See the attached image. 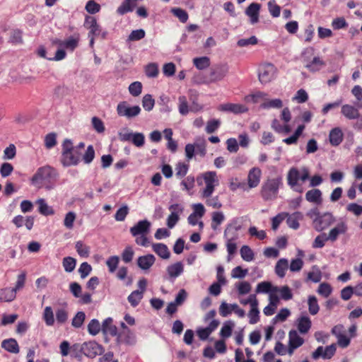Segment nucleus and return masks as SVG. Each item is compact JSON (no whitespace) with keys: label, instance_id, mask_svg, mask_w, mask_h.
Wrapping results in <instances>:
<instances>
[{"label":"nucleus","instance_id":"obj_38","mask_svg":"<svg viewBox=\"0 0 362 362\" xmlns=\"http://www.w3.org/2000/svg\"><path fill=\"white\" fill-rule=\"evenodd\" d=\"M250 318L249 322L252 325L256 324L259 320V311L258 310V303L253 302L248 313Z\"/></svg>","mask_w":362,"mask_h":362},{"label":"nucleus","instance_id":"obj_61","mask_svg":"<svg viewBox=\"0 0 362 362\" xmlns=\"http://www.w3.org/2000/svg\"><path fill=\"white\" fill-rule=\"evenodd\" d=\"M76 215L73 211L68 212L64 220V225L68 229H71L74 227V223L76 220Z\"/></svg>","mask_w":362,"mask_h":362},{"label":"nucleus","instance_id":"obj_58","mask_svg":"<svg viewBox=\"0 0 362 362\" xmlns=\"http://www.w3.org/2000/svg\"><path fill=\"white\" fill-rule=\"evenodd\" d=\"M39 204V212L42 215H52L54 214V210L50 208L43 199L38 201Z\"/></svg>","mask_w":362,"mask_h":362},{"label":"nucleus","instance_id":"obj_64","mask_svg":"<svg viewBox=\"0 0 362 362\" xmlns=\"http://www.w3.org/2000/svg\"><path fill=\"white\" fill-rule=\"evenodd\" d=\"M351 93L355 96L358 101L356 104L357 107L362 108V88L358 85L354 86L351 90Z\"/></svg>","mask_w":362,"mask_h":362},{"label":"nucleus","instance_id":"obj_23","mask_svg":"<svg viewBox=\"0 0 362 362\" xmlns=\"http://www.w3.org/2000/svg\"><path fill=\"white\" fill-rule=\"evenodd\" d=\"M155 261V257L149 254L139 257L137 259V264L141 269L146 270L151 267Z\"/></svg>","mask_w":362,"mask_h":362},{"label":"nucleus","instance_id":"obj_49","mask_svg":"<svg viewBox=\"0 0 362 362\" xmlns=\"http://www.w3.org/2000/svg\"><path fill=\"white\" fill-rule=\"evenodd\" d=\"M45 146L51 149L57 145V134L54 132L47 134L45 137Z\"/></svg>","mask_w":362,"mask_h":362},{"label":"nucleus","instance_id":"obj_44","mask_svg":"<svg viewBox=\"0 0 362 362\" xmlns=\"http://www.w3.org/2000/svg\"><path fill=\"white\" fill-rule=\"evenodd\" d=\"M234 323L231 321L226 322L220 331V335L223 338H228L231 336Z\"/></svg>","mask_w":362,"mask_h":362},{"label":"nucleus","instance_id":"obj_31","mask_svg":"<svg viewBox=\"0 0 362 362\" xmlns=\"http://www.w3.org/2000/svg\"><path fill=\"white\" fill-rule=\"evenodd\" d=\"M79 40L80 35L75 33L74 35L64 40L63 47L69 50L74 51L78 46Z\"/></svg>","mask_w":362,"mask_h":362},{"label":"nucleus","instance_id":"obj_36","mask_svg":"<svg viewBox=\"0 0 362 362\" xmlns=\"http://www.w3.org/2000/svg\"><path fill=\"white\" fill-rule=\"evenodd\" d=\"M311 327V320L307 316H303L298 319V329L301 334H306Z\"/></svg>","mask_w":362,"mask_h":362},{"label":"nucleus","instance_id":"obj_48","mask_svg":"<svg viewBox=\"0 0 362 362\" xmlns=\"http://www.w3.org/2000/svg\"><path fill=\"white\" fill-rule=\"evenodd\" d=\"M261 107L264 109H270V108H281L283 107V103L281 99H273L265 101L261 105Z\"/></svg>","mask_w":362,"mask_h":362},{"label":"nucleus","instance_id":"obj_55","mask_svg":"<svg viewBox=\"0 0 362 362\" xmlns=\"http://www.w3.org/2000/svg\"><path fill=\"white\" fill-rule=\"evenodd\" d=\"M155 105V100L150 94H146L143 97L142 106L146 111H151Z\"/></svg>","mask_w":362,"mask_h":362},{"label":"nucleus","instance_id":"obj_3","mask_svg":"<svg viewBox=\"0 0 362 362\" xmlns=\"http://www.w3.org/2000/svg\"><path fill=\"white\" fill-rule=\"evenodd\" d=\"M308 179H310V171L306 167H303L300 170L293 167L290 168L287 174L288 185L294 192L300 194L303 192V188L302 185L299 183V181L304 182Z\"/></svg>","mask_w":362,"mask_h":362},{"label":"nucleus","instance_id":"obj_50","mask_svg":"<svg viewBox=\"0 0 362 362\" xmlns=\"http://www.w3.org/2000/svg\"><path fill=\"white\" fill-rule=\"evenodd\" d=\"M95 158V150L92 145L87 147L85 153L82 156V160L86 164H90Z\"/></svg>","mask_w":362,"mask_h":362},{"label":"nucleus","instance_id":"obj_42","mask_svg":"<svg viewBox=\"0 0 362 362\" xmlns=\"http://www.w3.org/2000/svg\"><path fill=\"white\" fill-rule=\"evenodd\" d=\"M240 256L243 260L251 262L255 258V255L252 249L247 245H243L240 250Z\"/></svg>","mask_w":362,"mask_h":362},{"label":"nucleus","instance_id":"obj_13","mask_svg":"<svg viewBox=\"0 0 362 362\" xmlns=\"http://www.w3.org/2000/svg\"><path fill=\"white\" fill-rule=\"evenodd\" d=\"M81 158V153L77 148H74L68 154L61 156V163L64 167L77 165Z\"/></svg>","mask_w":362,"mask_h":362},{"label":"nucleus","instance_id":"obj_62","mask_svg":"<svg viewBox=\"0 0 362 362\" xmlns=\"http://www.w3.org/2000/svg\"><path fill=\"white\" fill-rule=\"evenodd\" d=\"M129 214V207L127 205H124L120 207L115 214V218L117 221H124L126 216Z\"/></svg>","mask_w":362,"mask_h":362},{"label":"nucleus","instance_id":"obj_63","mask_svg":"<svg viewBox=\"0 0 362 362\" xmlns=\"http://www.w3.org/2000/svg\"><path fill=\"white\" fill-rule=\"evenodd\" d=\"M332 291V287L327 283L320 284L317 289L318 293L325 298H327L331 294Z\"/></svg>","mask_w":362,"mask_h":362},{"label":"nucleus","instance_id":"obj_9","mask_svg":"<svg viewBox=\"0 0 362 362\" xmlns=\"http://www.w3.org/2000/svg\"><path fill=\"white\" fill-rule=\"evenodd\" d=\"M117 112L120 117L132 118L140 114L141 108L139 105L129 107L126 101H122L117 105Z\"/></svg>","mask_w":362,"mask_h":362},{"label":"nucleus","instance_id":"obj_54","mask_svg":"<svg viewBox=\"0 0 362 362\" xmlns=\"http://www.w3.org/2000/svg\"><path fill=\"white\" fill-rule=\"evenodd\" d=\"M85 318L86 315L84 312H78L72 319L71 325L75 328L81 327L85 320Z\"/></svg>","mask_w":362,"mask_h":362},{"label":"nucleus","instance_id":"obj_41","mask_svg":"<svg viewBox=\"0 0 362 362\" xmlns=\"http://www.w3.org/2000/svg\"><path fill=\"white\" fill-rule=\"evenodd\" d=\"M308 310L312 315H316L320 310L317 298L315 296H310L308 299Z\"/></svg>","mask_w":362,"mask_h":362},{"label":"nucleus","instance_id":"obj_10","mask_svg":"<svg viewBox=\"0 0 362 362\" xmlns=\"http://www.w3.org/2000/svg\"><path fill=\"white\" fill-rule=\"evenodd\" d=\"M276 69L272 64L262 65L259 69V80L262 83H269L275 77Z\"/></svg>","mask_w":362,"mask_h":362},{"label":"nucleus","instance_id":"obj_28","mask_svg":"<svg viewBox=\"0 0 362 362\" xmlns=\"http://www.w3.org/2000/svg\"><path fill=\"white\" fill-rule=\"evenodd\" d=\"M287 216L286 223L288 227L295 230L298 229L300 226L299 221L303 218V214L300 211H296Z\"/></svg>","mask_w":362,"mask_h":362},{"label":"nucleus","instance_id":"obj_24","mask_svg":"<svg viewBox=\"0 0 362 362\" xmlns=\"http://www.w3.org/2000/svg\"><path fill=\"white\" fill-rule=\"evenodd\" d=\"M305 199L309 202L321 204L322 202V192L319 189L308 190L305 194Z\"/></svg>","mask_w":362,"mask_h":362},{"label":"nucleus","instance_id":"obj_22","mask_svg":"<svg viewBox=\"0 0 362 362\" xmlns=\"http://www.w3.org/2000/svg\"><path fill=\"white\" fill-rule=\"evenodd\" d=\"M102 331L104 334L115 337L117 335V328L113 325L112 318L105 319L102 324Z\"/></svg>","mask_w":362,"mask_h":362},{"label":"nucleus","instance_id":"obj_14","mask_svg":"<svg viewBox=\"0 0 362 362\" xmlns=\"http://www.w3.org/2000/svg\"><path fill=\"white\" fill-rule=\"evenodd\" d=\"M288 338L289 341L288 353L289 355H292L295 349L303 345L304 343V339L299 336L297 331L296 330H291L289 332Z\"/></svg>","mask_w":362,"mask_h":362},{"label":"nucleus","instance_id":"obj_4","mask_svg":"<svg viewBox=\"0 0 362 362\" xmlns=\"http://www.w3.org/2000/svg\"><path fill=\"white\" fill-rule=\"evenodd\" d=\"M315 54V49L313 47H308L303 49L301 53L303 62L305 63V67L310 72L319 71L326 66V62L320 57H311Z\"/></svg>","mask_w":362,"mask_h":362},{"label":"nucleus","instance_id":"obj_34","mask_svg":"<svg viewBox=\"0 0 362 362\" xmlns=\"http://www.w3.org/2000/svg\"><path fill=\"white\" fill-rule=\"evenodd\" d=\"M288 268V262L286 259H280L276 264L275 272L278 276L283 278L285 276L286 271Z\"/></svg>","mask_w":362,"mask_h":362},{"label":"nucleus","instance_id":"obj_21","mask_svg":"<svg viewBox=\"0 0 362 362\" xmlns=\"http://www.w3.org/2000/svg\"><path fill=\"white\" fill-rule=\"evenodd\" d=\"M260 4L257 3H252L245 10V14L250 18L252 24H255L259 21V13Z\"/></svg>","mask_w":362,"mask_h":362},{"label":"nucleus","instance_id":"obj_57","mask_svg":"<svg viewBox=\"0 0 362 362\" xmlns=\"http://www.w3.org/2000/svg\"><path fill=\"white\" fill-rule=\"evenodd\" d=\"M189 165L185 163L179 162L175 166V175L182 178L187 173Z\"/></svg>","mask_w":362,"mask_h":362},{"label":"nucleus","instance_id":"obj_43","mask_svg":"<svg viewBox=\"0 0 362 362\" xmlns=\"http://www.w3.org/2000/svg\"><path fill=\"white\" fill-rule=\"evenodd\" d=\"M171 13L177 17L181 23H186L189 18L187 12L181 8H173Z\"/></svg>","mask_w":362,"mask_h":362},{"label":"nucleus","instance_id":"obj_53","mask_svg":"<svg viewBox=\"0 0 362 362\" xmlns=\"http://www.w3.org/2000/svg\"><path fill=\"white\" fill-rule=\"evenodd\" d=\"M178 109L179 112L182 115H186L189 112L188 103L187 98L185 95H181L178 98Z\"/></svg>","mask_w":362,"mask_h":362},{"label":"nucleus","instance_id":"obj_32","mask_svg":"<svg viewBox=\"0 0 362 362\" xmlns=\"http://www.w3.org/2000/svg\"><path fill=\"white\" fill-rule=\"evenodd\" d=\"M42 319L45 325L48 327H52L54 325V315L51 306H46L45 308L42 313Z\"/></svg>","mask_w":362,"mask_h":362},{"label":"nucleus","instance_id":"obj_11","mask_svg":"<svg viewBox=\"0 0 362 362\" xmlns=\"http://www.w3.org/2000/svg\"><path fill=\"white\" fill-rule=\"evenodd\" d=\"M240 229L241 224L238 218L231 220L224 230V238L229 241L236 240L238 238V231Z\"/></svg>","mask_w":362,"mask_h":362},{"label":"nucleus","instance_id":"obj_6","mask_svg":"<svg viewBox=\"0 0 362 362\" xmlns=\"http://www.w3.org/2000/svg\"><path fill=\"white\" fill-rule=\"evenodd\" d=\"M282 185L281 177L268 179L261 188V196L265 201L273 200L277 197L279 187Z\"/></svg>","mask_w":362,"mask_h":362},{"label":"nucleus","instance_id":"obj_35","mask_svg":"<svg viewBox=\"0 0 362 362\" xmlns=\"http://www.w3.org/2000/svg\"><path fill=\"white\" fill-rule=\"evenodd\" d=\"M117 341L118 344L121 343L132 344L134 342V336L130 330L127 329V331H124L122 333L119 334Z\"/></svg>","mask_w":362,"mask_h":362},{"label":"nucleus","instance_id":"obj_15","mask_svg":"<svg viewBox=\"0 0 362 362\" xmlns=\"http://www.w3.org/2000/svg\"><path fill=\"white\" fill-rule=\"evenodd\" d=\"M151 223L148 220L139 221L130 228V233L133 236L147 235L150 231Z\"/></svg>","mask_w":362,"mask_h":362},{"label":"nucleus","instance_id":"obj_39","mask_svg":"<svg viewBox=\"0 0 362 362\" xmlns=\"http://www.w3.org/2000/svg\"><path fill=\"white\" fill-rule=\"evenodd\" d=\"M8 42L13 45L23 44V31L20 29H13L11 32Z\"/></svg>","mask_w":362,"mask_h":362},{"label":"nucleus","instance_id":"obj_8","mask_svg":"<svg viewBox=\"0 0 362 362\" xmlns=\"http://www.w3.org/2000/svg\"><path fill=\"white\" fill-rule=\"evenodd\" d=\"M228 73V66L226 64H218L213 66L206 78L205 83H211L222 81Z\"/></svg>","mask_w":362,"mask_h":362},{"label":"nucleus","instance_id":"obj_1","mask_svg":"<svg viewBox=\"0 0 362 362\" xmlns=\"http://www.w3.org/2000/svg\"><path fill=\"white\" fill-rule=\"evenodd\" d=\"M57 177V173L54 168L45 165L37 170L31 178V184L39 189L43 187L50 189V185L56 180Z\"/></svg>","mask_w":362,"mask_h":362},{"label":"nucleus","instance_id":"obj_5","mask_svg":"<svg viewBox=\"0 0 362 362\" xmlns=\"http://www.w3.org/2000/svg\"><path fill=\"white\" fill-rule=\"evenodd\" d=\"M198 185H202L203 182L206 185L202 192L203 198H208L213 194L215 187L218 185V179L215 171H207L197 178Z\"/></svg>","mask_w":362,"mask_h":362},{"label":"nucleus","instance_id":"obj_33","mask_svg":"<svg viewBox=\"0 0 362 362\" xmlns=\"http://www.w3.org/2000/svg\"><path fill=\"white\" fill-rule=\"evenodd\" d=\"M16 297L14 290L11 288L0 289V302H11Z\"/></svg>","mask_w":362,"mask_h":362},{"label":"nucleus","instance_id":"obj_26","mask_svg":"<svg viewBox=\"0 0 362 362\" xmlns=\"http://www.w3.org/2000/svg\"><path fill=\"white\" fill-rule=\"evenodd\" d=\"M184 270L183 264L181 262L169 265L167 267V272L170 279H175L179 276Z\"/></svg>","mask_w":362,"mask_h":362},{"label":"nucleus","instance_id":"obj_16","mask_svg":"<svg viewBox=\"0 0 362 362\" xmlns=\"http://www.w3.org/2000/svg\"><path fill=\"white\" fill-rule=\"evenodd\" d=\"M348 227L345 222L341 221L337 224L335 227L332 228L328 235H327L329 240L332 242H334L337 240L339 235H342L346 233L347 231Z\"/></svg>","mask_w":362,"mask_h":362},{"label":"nucleus","instance_id":"obj_17","mask_svg":"<svg viewBox=\"0 0 362 362\" xmlns=\"http://www.w3.org/2000/svg\"><path fill=\"white\" fill-rule=\"evenodd\" d=\"M37 54L40 57L47 59L49 61H60V60L64 59L66 56V53L64 49H59L56 52L54 57H48L46 55L47 52H46L45 47L42 45H41L38 47V49L37 50Z\"/></svg>","mask_w":362,"mask_h":362},{"label":"nucleus","instance_id":"obj_40","mask_svg":"<svg viewBox=\"0 0 362 362\" xmlns=\"http://www.w3.org/2000/svg\"><path fill=\"white\" fill-rule=\"evenodd\" d=\"M142 298V292H139V290H136L131 293V294L128 296L127 300L130 305L135 308L139 304Z\"/></svg>","mask_w":362,"mask_h":362},{"label":"nucleus","instance_id":"obj_20","mask_svg":"<svg viewBox=\"0 0 362 362\" xmlns=\"http://www.w3.org/2000/svg\"><path fill=\"white\" fill-rule=\"evenodd\" d=\"M218 110L221 111L231 112L235 114L244 113L247 111V108L245 105L235 103H225L221 105Z\"/></svg>","mask_w":362,"mask_h":362},{"label":"nucleus","instance_id":"obj_45","mask_svg":"<svg viewBox=\"0 0 362 362\" xmlns=\"http://www.w3.org/2000/svg\"><path fill=\"white\" fill-rule=\"evenodd\" d=\"M55 315L57 322L59 325H63L67 321L69 313L65 308H58L55 312Z\"/></svg>","mask_w":362,"mask_h":362},{"label":"nucleus","instance_id":"obj_51","mask_svg":"<svg viewBox=\"0 0 362 362\" xmlns=\"http://www.w3.org/2000/svg\"><path fill=\"white\" fill-rule=\"evenodd\" d=\"M100 5L95 0H89L86 3L85 9L90 14H95L100 11Z\"/></svg>","mask_w":362,"mask_h":362},{"label":"nucleus","instance_id":"obj_7","mask_svg":"<svg viewBox=\"0 0 362 362\" xmlns=\"http://www.w3.org/2000/svg\"><path fill=\"white\" fill-rule=\"evenodd\" d=\"M83 26L88 30V36H99L105 39L107 32L102 31L100 25L98 23L96 18L92 16H86Z\"/></svg>","mask_w":362,"mask_h":362},{"label":"nucleus","instance_id":"obj_56","mask_svg":"<svg viewBox=\"0 0 362 362\" xmlns=\"http://www.w3.org/2000/svg\"><path fill=\"white\" fill-rule=\"evenodd\" d=\"M129 93L134 96H139L142 91V84L139 81H135L132 83L129 86Z\"/></svg>","mask_w":362,"mask_h":362},{"label":"nucleus","instance_id":"obj_2","mask_svg":"<svg viewBox=\"0 0 362 362\" xmlns=\"http://www.w3.org/2000/svg\"><path fill=\"white\" fill-rule=\"evenodd\" d=\"M307 216L313 220V226L315 230L321 232L331 226L336 221L330 212L321 214L317 208L310 209Z\"/></svg>","mask_w":362,"mask_h":362},{"label":"nucleus","instance_id":"obj_47","mask_svg":"<svg viewBox=\"0 0 362 362\" xmlns=\"http://www.w3.org/2000/svg\"><path fill=\"white\" fill-rule=\"evenodd\" d=\"M100 329H102V325L96 319H93L88 325V331L91 335L95 336L98 334Z\"/></svg>","mask_w":362,"mask_h":362},{"label":"nucleus","instance_id":"obj_52","mask_svg":"<svg viewBox=\"0 0 362 362\" xmlns=\"http://www.w3.org/2000/svg\"><path fill=\"white\" fill-rule=\"evenodd\" d=\"M134 7V4H132L128 1L127 0H124L122 4L117 8V13L119 15H124L125 13L128 12H131L133 11Z\"/></svg>","mask_w":362,"mask_h":362},{"label":"nucleus","instance_id":"obj_29","mask_svg":"<svg viewBox=\"0 0 362 362\" xmlns=\"http://www.w3.org/2000/svg\"><path fill=\"white\" fill-rule=\"evenodd\" d=\"M329 139L332 146H339L343 140V133L341 130L338 127L332 129L329 132Z\"/></svg>","mask_w":362,"mask_h":362},{"label":"nucleus","instance_id":"obj_18","mask_svg":"<svg viewBox=\"0 0 362 362\" xmlns=\"http://www.w3.org/2000/svg\"><path fill=\"white\" fill-rule=\"evenodd\" d=\"M358 108L357 106L354 107L349 104L343 105L341 113L348 119H356L360 116Z\"/></svg>","mask_w":362,"mask_h":362},{"label":"nucleus","instance_id":"obj_30","mask_svg":"<svg viewBox=\"0 0 362 362\" xmlns=\"http://www.w3.org/2000/svg\"><path fill=\"white\" fill-rule=\"evenodd\" d=\"M279 288L277 286H273L269 281H262L257 284L256 288V293H271L272 292H277Z\"/></svg>","mask_w":362,"mask_h":362},{"label":"nucleus","instance_id":"obj_19","mask_svg":"<svg viewBox=\"0 0 362 362\" xmlns=\"http://www.w3.org/2000/svg\"><path fill=\"white\" fill-rule=\"evenodd\" d=\"M262 172L259 168H252L247 175V183L250 188L256 187L260 182Z\"/></svg>","mask_w":362,"mask_h":362},{"label":"nucleus","instance_id":"obj_59","mask_svg":"<svg viewBox=\"0 0 362 362\" xmlns=\"http://www.w3.org/2000/svg\"><path fill=\"white\" fill-rule=\"evenodd\" d=\"M146 75L149 78H155L158 74V67L155 63L148 64L145 68Z\"/></svg>","mask_w":362,"mask_h":362},{"label":"nucleus","instance_id":"obj_25","mask_svg":"<svg viewBox=\"0 0 362 362\" xmlns=\"http://www.w3.org/2000/svg\"><path fill=\"white\" fill-rule=\"evenodd\" d=\"M152 248L153 252L162 259H167L170 256L169 249L164 243H153Z\"/></svg>","mask_w":362,"mask_h":362},{"label":"nucleus","instance_id":"obj_60","mask_svg":"<svg viewBox=\"0 0 362 362\" xmlns=\"http://www.w3.org/2000/svg\"><path fill=\"white\" fill-rule=\"evenodd\" d=\"M119 262V257L116 255L111 256L107 259L106 264L110 273H113L115 272L116 269L117 268Z\"/></svg>","mask_w":362,"mask_h":362},{"label":"nucleus","instance_id":"obj_27","mask_svg":"<svg viewBox=\"0 0 362 362\" xmlns=\"http://www.w3.org/2000/svg\"><path fill=\"white\" fill-rule=\"evenodd\" d=\"M1 347L7 351L13 354H18L20 351L17 341L13 338L3 340L1 342Z\"/></svg>","mask_w":362,"mask_h":362},{"label":"nucleus","instance_id":"obj_37","mask_svg":"<svg viewBox=\"0 0 362 362\" xmlns=\"http://www.w3.org/2000/svg\"><path fill=\"white\" fill-rule=\"evenodd\" d=\"M193 64L199 70H204L209 67L210 59L208 57H196L193 59Z\"/></svg>","mask_w":362,"mask_h":362},{"label":"nucleus","instance_id":"obj_12","mask_svg":"<svg viewBox=\"0 0 362 362\" xmlns=\"http://www.w3.org/2000/svg\"><path fill=\"white\" fill-rule=\"evenodd\" d=\"M103 351V347L95 341H88L82 344L81 354L86 356L93 358L98 355H100Z\"/></svg>","mask_w":362,"mask_h":362},{"label":"nucleus","instance_id":"obj_46","mask_svg":"<svg viewBox=\"0 0 362 362\" xmlns=\"http://www.w3.org/2000/svg\"><path fill=\"white\" fill-rule=\"evenodd\" d=\"M76 260L71 257H66L63 259L62 265L66 272H71L74 270Z\"/></svg>","mask_w":362,"mask_h":362}]
</instances>
